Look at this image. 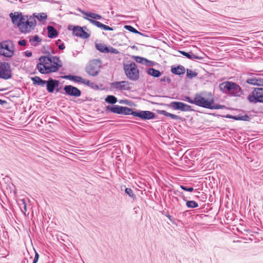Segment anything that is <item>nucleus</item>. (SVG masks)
Segmentation results:
<instances>
[{
	"instance_id": "nucleus-20",
	"label": "nucleus",
	"mask_w": 263,
	"mask_h": 263,
	"mask_svg": "<svg viewBox=\"0 0 263 263\" xmlns=\"http://www.w3.org/2000/svg\"><path fill=\"white\" fill-rule=\"evenodd\" d=\"M106 111H110L111 112L121 115V106L117 105L107 106L106 107Z\"/></svg>"
},
{
	"instance_id": "nucleus-29",
	"label": "nucleus",
	"mask_w": 263,
	"mask_h": 263,
	"mask_svg": "<svg viewBox=\"0 0 263 263\" xmlns=\"http://www.w3.org/2000/svg\"><path fill=\"white\" fill-rule=\"evenodd\" d=\"M147 73L155 78H158L161 75L160 71L156 70L153 68H149L147 70Z\"/></svg>"
},
{
	"instance_id": "nucleus-51",
	"label": "nucleus",
	"mask_w": 263,
	"mask_h": 263,
	"mask_svg": "<svg viewBox=\"0 0 263 263\" xmlns=\"http://www.w3.org/2000/svg\"><path fill=\"white\" fill-rule=\"evenodd\" d=\"M62 43V41L60 39L56 41V44L59 46V44Z\"/></svg>"
},
{
	"instance_id": "nucleus-16",
	"label": "nucleus",
	"mask_w": 263,
	"mask_h": 263,
	"mask_svg": "<svg viewBox=\"0 0 263 263\" xmlns=\"http://www.w3.org/2000/svg\"><path fill=\"white\" fill-rule=\"evenodd\" d=\"M72 33L74 35L82 39H88L90 36L89 34L87 33L82 27L79 26L74 27L72 30Z\"/></svg>"
},
{
	"instance_id": "nucleus-12",
	"label": "nucleus",
	"mask_w": 263,
	"mask_h": 263,
	"mask_svg": "<svg viewBox=\"0 0 263 263\" xmlns=\"http://www.w3.org/2000/svg\"><path fill=\"white\" fill-rule=\"evenodd\" d=\"M214 102V99L213 97L212 98H209L208 99L204 98V101L203 102L202 107L211 109H224L226 108V106L224 105L218 104H213Z\"/></svg>"
},
{
	"instance_id": "nucleus-5",
	"label": "nucleus",
	"mask_w": 263,
	"mask_h": 263,
	"mask_svg": "<svg viewBox=\"0 0 263 263\" xmlns=\"http://www.w3.org/2000/svg\"><path fill=\"white\" fill-rule=\"evenodd\" d=\"M102 63L100 60L94 59L89 62L85 68L86 72L92 77L98 75L99 73Z\"/></svg>"
},
{
	"instance_id": "nucleus-14",
	"label": "nucleus",
	"mask_w": 263,
	"mask_h": 263,
	"mask_svg": "<svg viewBox=\"0 0 263 263\" xmlns=\"http://www.w3.org/2000/svg\"><path fill=\"white\" fill-rule=\"evenodd\" d=\"M135 114L136 115V117H139L144 120L153 119L156 117L155 113L147 110H138L137 111L136 113Z\"/></svg>"
},
{
	"instance_id": "nucleus-23",
	"label": "nucleus",
	"mask_w": 263,
	"mask_h": 263,
	"mask_svg": "<svg viewBox=\"0 0 263 263\" xmlns=\"http://www.w3.org/2000/svg\"><path fill=\"white\" fill-rule=\"evenodd\" d=\"M137 111H134L132 108L125 107V106H121V115H133L134 117H136V115Z\"/></svg>"
},
{
	"instance_id": "nucleus-4",
	"label": "nucleus",
	"mask_w": 263,
	"mask_h": 263,
	"mask_svg": "<svg viewBox=\"0 0 263 263\" xmlns=\"http://www.w3.org/2000/svg\"><path fill=\"white\" fill-rule=\"evenodd\" d=\"M123 68L127 77L132 81H136L139 78V71L136 64L132 61L123 64Z\"/></svg>"
},
{
	"instance_id": "nucleus-27",
	"label": "nucleus",
	"mask_w": 263,
	"mask_h": 263,
	"mask_svg": "<svg viewBox=\"0 0 263 263\" xmlns=\"http://www.w3.org/2000/svg\"><path fill=\"white\" fill-rule=\"evenodd\" d=\"M179 52L183 55L185 56L189 59H198L201 60L202 59L201 57H199L197 55L194 54L192 52H186L184 51H179Z\"/></svg>"
},
{
	"instance_id": "nucleus-17",
	"label": "nucleus",
	"mask_w": 263,
	"mask_h": 263,
	"mask_svg": "<svg viewBox=\"0 0 263 263\" xmlns=\"http://www.w3.org/2000/svg\"><path fill=\"white\" fill-rule=\"evenodd\" d=\"M59 82L58 80H53L52 78H49L47 81L46 85L47 90L49 92H53L55 87H58Z\"/></svg>"
},
{
	"instance_id": "nucleus-36",
	"label": "nucleus",
	"mask_w": 263,
	"mask_h": 263,
	"mask_svg": "<svg viewBox=\"0 0 263 263\" xmlns=\"http://www.w3.org/2000/svg\"><path fill=\"white\" fill-rule=\"evenodd\" d=\"M105 101L108 103L114 104L117 102V99L116 97L112 95H109L105 98Z\"/></svg>"
},
{
	"instance_id": "nucleus-9",
	"label": "nucleus",
	"mask_w": 263,
	"mask_h": 263,
	"mask_svg": "<svg viewBox=\"0 0 263 263\" xmlns=\"http://www.w3.org/2000/svg\"><path fill=\"white\" fill-rule=\"evenodd\" d=\"M167 105L174 109L180 110L182 111H190L193 110L190 105L181 102L173 101Z\"/></svg>"
},
{
	"instance_id": "nucleus-3",
	"label": "nucleus",
	"mask_w": 263,
	"mask_h": 263,
	"mask_svg": "<svg viewBox=\"0 0 263 263\" xmlns=\"http://www.w3.org/2000/svg\"><path fill=\"white\" fill-rule=\"evenodd\" d=\"M51 65L49 67H46L42 64H37L36 68L39 72L42 74H48L51 72L57 71L62 66L61 60L58 57L51 56Z\"/></svg>"
},
{
	"instance_id": "nucleus-44",
	"label": "nucleus",
	"mask_w": 263,
	"mask_h": 263,
	"mask_svg": "<svg viewBox=\"0 0 263 263\" xmlns=\"http://www.w3.org/2000/svg\"><path fill=\"white\" fill-rule=\"evenodd\" d=\"M18 44L21 46H26L27 42L25 40H21L18 41Z\"/></svg>"
},
{
	"instance_id": "nucleus-35",
	"label": "nucleus",
	"mask_w": 263,
	"mask_h": 263,
	"mask_svg": "<svg viewBox=\"0 0 263 263\" xmlns=\"http://www.w3.org/2000/svg\"><path fill=\"white\" fill-rule=\"evenodd\" d=\"M18 204L20 206L21 211L24 213V214L26 215V212L27 211V205L25 200L24 199L20 200Z\"/></svg>"
},
{
	"instance_id": "nucleus-19",
	"label": "nucleus",
	"mask_w": 263,
	"mask_h": 263,
	"mask_svg": "<svg viewBox=\"0 0 263 263\" xmlns=\"http://www.w3.org/2000/svg\"><path fill=\"white\" fill-rule=\"evenodd\" d=\"M40 63L38 64H42L46 67H49L51 64V56H41L39 59Z\"/></svg>"
},
{
	"instance_id": "nucleus-46",
	"label": "nucleus",
	"mask_w": 263,
	"mask_h": 263,
	"mask_svg": "<svg viewBox=\"0 0 263 263\" xmlns=\"http://www.w3.org/2000/svg\"><path fill=\"white\" fill-rule=\"evenodd\" d=\"M39 254L35 251V256L34 257V259H33V260L35 261H38L39 260Z\"/></svg>"
},
{
	"instance_id": "nucleus-42",
	"label": "nucleus",
	"mask_w": 263,
	"mask_h": 263,
	"mask_svg": "<svg viewBox=\"0 0 263 263\" xmlns=\"http://www.w3.org/2000/svg\"><path fill=\"white\" fill-rule=\"evenodd\" d=\"M180 188L185 191L189 192H192L194 191V188L193 187H188L182 185H180Z\"/></svg>"
},
{
	"instance_id": "nucleus-11",
	"label": "nucleus",
	"mask_w": 263,
	"mask_h": 263,
	"mask_svg": "<svg viewBox=\"0 0 263 263\" xmlns=\"http://www.w3.org/2000/svg\"><path fill=\"white\" fill-rule=\"evenodd\" d=\"M130 84L129 82L125 81L115 82L110 84V87L118 90H129L131 88Z\"/></svg>"
},
{
	"instance_id": "nucleus-40",
	"label": "nucleus",
	"mask_w": 263,
	"mask_h": 263,
	"mask_svg": "<svg viewBox=\"0 0 263 263\" xmlns=\"http://www.w3.org/2000/svg\"><path fill=\"white\" fill-rule=\"evenodd\" d=\"M186 205L189 208H195L198 206V203L194 200L187 201L186 203Z\"/></svg>"
},
{
	"instance_id": "nucleus-38",
	"label": "nucleus",
	"mask_w": 263,
	"mask_h": 263,
	"mask_svg": "<svg viewBox=\"0 0 263 263\" xmlns=\"http://www.w3.org/2000/svg\"><path fill=\"white\" fill-rule=\"evenodd\" d=\"M198 73L191 69H186V77L189 79H193L197 76Z\"/></svg>"
},
{
	"instance_id": "nucleus-48",
	"label": "nucleus",
	"mask_w": 263,
	"mask_h": 263,
	"mask_svg": "<svg viewBox=\"0 0 263 263\" xmlns=\"http://www.w3.org/2000/svg\"><path fill=\"white\" fill-rule=\"evenodd\" d=\"M25 54L27 57H30L32 55V52L29 51H26L25 52Z\"/></svg>"
},
{
	"instance_id": "nucleus-30",
	"label": "nucleus",
	"mask_w": 263,
	"mask_h": 263,
	"mask_svg": "<svg viewBox=\"0 0 263 263\" xmlns=\"http://www.w3.org/2000/svg\"><path fill=\"white\" fill-rule=\"evenodd\" d=\"M133 59L135 60V61L139 63L144 64L145 65L149 66V64H148V63H150L151 61H148L146 59H145L144 58H142L138 56H133Z\"/></svg>"
},
{
	"instance_id": "nucleus-34",
	"label": "nucleus",
	"mask_w": 263,
	"mask_h": 263,
	"mask_svg": "<svg viewBox=\"0 0 263 263\" xmlns=\"http://www.w3.org/2000/svg\"><path fill=\"white\" fill-rule=\"evenodd\" d=\"M84 18L85 19L88 20L91 24L96 26L98 28H101L102 29H103L104 24L101 23V22L96 21V20H92V19L86 17H84Z\"/></svg>"
},
{
	"instance_id": "nucleus-52",
	"label": "nucleus",
	"mask_w": 263,
	"mask_h": 263,
	"mask_svg": "<svg viewBox=\"0 0 263 263\" xmlns=\"http://www.w3.org/2000/svg\"><path fill=\"white\" fill-rule=\"evenodd\" d=\"M161 81H162V82H163H163L165 81V78H164L161 79Z\"/></svg>"
},
{
	"instance_id": "nucleus-21",
	"label": "nucleus",
	"mask_w": 263,
	"mask_h": 263,
	"mask_svg": "<svg viewBox=\"0 0 263 263\" xmlns=\"http://www.w3.org/2000/svg\"><path fill=\"white\" fill-rule=\"evenodd\" d=\"M81 12L83 14L86 16L85 17L90 19L101 20L102 18V16L97 13L86 12L84 11H81Z\"/></svg>"
},
{
	"instance_id": "nucleus-49",
	"label": "nucleus",
	"mask_w": 263,
	"mask_h": 263,
	"mask_svg": "<svg viewBox=\"0 0 263 263\" xmlns=\"http://www.w3.org/2000/svg\"><path fill=\"white\" fill-rule=\"evenodd\" d=\"M7 103L6 101L0 99V105H3Z\"/></svg>"
},
{
	"instance_id": "nucleus-43",
	"label": "nucleus",
	"mask_w": 263,
	"mask_h": 263,
	"mask_svg": "<svg viewBox=\"0 0 263 263\" xmlns=\"http://www.w3.org/2000/svg\"><path fill=\"white\" fill-rule=\"evenodd\" d=\"M108 52L115 53V54H119L120 53V52L117 49H116L112 47L108 48V51L107 53H108Z\"/></svg>"
},
{
	"instance_id": "nucleus-22",
	"label": "nucleus",
	"mask_w": 263,
	"mask_h": 263,
	"mask_svg": "<svg viewBox=\"0 0 263 263\" xmlns=\"http://www.w3.org/2000/svg\"><path fill=\"white\" fill-rule=\"evenodd\" d=\"M31 80L33 82V84L34 85H37L41 86H44L46 83H47V81L43 80L40 77L37 76L31 77Z\"/></svg>"
},
{
	"instance_id": "nucleus-37",
	"label": "nucleus",
	"mask_w": 263,
	"mask_h": 263,
	"mask_svg": "<svg viewBox=\"0 0 263 263\" xmlns=\"http://www.w3.org/2000/svg\"><path fill=\"white\" fill-rule=\"evenodd\" d=\"M81 83L86 85L87 86L92 88H95L96 87H98V86L93 82H92L89 80L84 79L82 78V81Z\"/></svg>"
},
{
	"instance_id": "nucleus-2",
	"label": "nucleus",
	"mask_w": 263,
	"mask_h": 263,
	"mask_svg": "<svg viewBox=\"0 0 263 263\" xmlns=\"http://www.w3.org/2000/svg\"><path fill=\"white\" fill-rule=\"evenodd\" d=\"M220 90L223 93H229L232 96L239 97L242 93L241 87L236 83L226 81L220 84Z\"/></svg>"
},
{
	"instance_id": "nucleus-31",
	"label": "nucleus",
	"mask_w": 263,
	"mask_h": 263,
	"mask_svg": "<svg viewBox=\"0 0 263 263\" xmlns=\"http://www.w3.org/2000/svg\"><path fill=\"white\" fill-rule=\"evenodd\" d=\"M42 40L37 35L29 37V42L33 46H36Z\"/></svg>"
},
{
	"instance_id": "nucleus-13",
	"label": "nucleus",
	"mask_w": 263,
	"mask_h": 263,
	"mask_svg": "<svg viewBox=\"0 0 263 263\" xmlns=\"http://www.w3.org/2000/svg\"><path fill=\"white\" fill-rule=\"evenodd\" d=\"M64 90L65 93L70 96L75 97H80L81 95V91L78 88L72 85H66L64 86Z\"/></svg>"
},
{
	"instance_id": "nucleus-15",
	"label": "nucleus",
	"mask_w": 263,
	"mask_h": 263,
	"mask_svg": "<svg viewBox=\"0 0 263 263\" xmlns=\"http://www.w3.org/2000/svg\"><path fill=\"white\" fill-rule=\"evenodd\" d=\"M246 82L252 85H260L263 83V80L256 74L251 73L246 80Z\"/></svg>"
},
{
	"instance_id": "nucleus-25",
	"label": "nucleus",
	"mask_w": 263,
	"mask_h": 263,
	"mask_svg": "<svg viewBox=\"0 0 263 263\" xmlns=\"http://www.w3.org/2000/svg\"><path fill=\"white\" fill-rule=\"evenodd\" d=\"M62 78L73 81L76 82L81 83L82 81V78L80 76H72V75H65L61 77Z\"/></svg>"
},
{
	"instance_id": "nucleus-26",
	"label": "nucleus",
	"mask_w": 263,
	"mask_h": 263,
	"mask_svg": "<svg viewBox=\"0 0 263 263\" xmlns=\"http://www.w3.org/2000/svg\"><path fill=\"white\" fill-rule=\"evenodd\" d=\"M226 117L229 119H234L235 120L249 121L250 119V117L247 115L244 116H232L229 115H227Z\"/></svg>"
},
{
	"instance_id": "nucleus-41",
	"label": "nucleus",
	"mask_w": 263,
	"mask_h": 263,
	"mask_svg": "<svg viewBox=\"0 0 263 263\" xmlns=\"http://www.w3.org/2000/svg\"><path fill=\"white\" fill-rule=\"evenodd\" d=\"M125 192L129 197L133 198H135L136 197V196L134 194L133 190L130 188H126L125 190Z\"/></svg>"
},
{
	"instance_id": "nucleus-18",
	"label": "nucleus",
	"mask_w": 263,
	"mask_h": 263,
	"mask_svg": "<svg viewBox=\"0 0 263 263\" xmlns=\"http://www.w3.org/2000/svg\"><path fill=\"white\" fill-rule=\"evenodd\" d=\"M171 72L176 75L183 74L185 72V68L184 66L179 65L177 66H172Z\"/></svg>"
},
{
	"instance_id": "nucleus-32",
	"label": "nucleus",
	"mask_w": 263,
	"mask_h": 263,
	"mask_svg": "<svg viewBox=\"0 0 263 263\" xmlns=\"http://www.w3.org/2000/svg\"><path fill=\"white\" fill-rule=\"evenodd\" d=\"M96 48L101 52L107 53L108 51V47L102 43L96 44Z\"/></svg>"
},
{
	"instance_id": "nucleus-54",
	"label": "nucleus",
	"mask_w": 263,
	"mask_h": 263,
	"mask_svg": "<svg viewBox=\"0 0 263 263\" xmlns=\"http://www.w3.org/2000/svg\"><path fill=\"white\" fill-rule=\"evenodd\" d=\"M32 263H37V261H34V260H33Z\"/></svg>"
},
{
	"instance_id": "nucleus-47",
	"label": "nucleus",
	"mask_w": 263,
	"mask_h": 263,
	"mask_svg": "<svg viewBox=\"0 0 263 263\" xmlns=\"http://www.w3.org/2000/svg\"><path fill=\"white\" fill-rule=\"evenodd\" d=\"M58 47L60 50H63L65 48L63 43H62L61 44H59Z\"/></svg>"
},
{
	"instance_id": "nucleus-1",
	"label": "nucleus",
	"mask_w": 263,
	"mask_h": 263,
	"mask_svg": "<svg viewBox=\"0 0 263 263\" xmlns=\"http://www.w3.org/2000/svg\"><path fill=\"white\" fill-rule=\"evenodd\" d=\"M10 17L13 24H16L20 31L23 33L30 32L36 26V20L31 16L23 15L21 12L11 13Z\"/></svg>"
},
{
	"instance_id": "nucleus-24",
	"label": "nucleus",
	"mask_w": 263,
	"mask_h": 263,
	"mask_svg": "<svg viewBox=\"0 0 263 263\" xmlns=\"http://www.w3.org/2000/svg\"><path fill=\"white\" fill-rule=\"evenodd\" d=\"M48 36L52 39L58 36V32L57 30L52 26H47Z\"/></svg>"
},
{
	"instance_id": "nucleus-50",
	"label": "nucleus",
	"mask_w": 263,
	"mask_h": 263,
	"mask_svg": "<svg viewBox=\"0 0 263 263\" xmlns=\"http://www.w3.org/2000/svg\"><path fill=\"white\" fill-rule=\"evenodd\" d=\"M165 216L169 219L171 221H173L172 216L170 214H167L165 215Z\"/></svg>"
},
{
	"instance_id": "nucleus-6",
	"label": "nucleus",
	"mask_w": 263,
	"mask_h": 263,
	"mask_svg": "<svg viewBox=\"0 0 263 263\" xmlns=\"http://www.w3.org/2000/svg\"><path fill=\"white\" fill-rule=\"evenodd\" d=\"M0 54L7 58H11L14 54V47L11 42L8 41L0 43Z\"/></svg>"
},
{
	"instance_id": "nucleus-39",
	"label": "nucleus",
	"mask_w": 263,
	"mask_h": 263,
	"mask_svg": "<svg viewBox=\"0 0 263 263\" xmlns=\"http://www.w3.org/2000/svg\"><path fill=\"white\" fill-rule=\"evenodd\" d=\"M124 28L131 32L134 33L136 34H139L140 35H143V34L142 33L138 31L137 30H136L135 28H134L133 26H130V25H125L124 26Z\"/></svg>"
},
{
	"instance_id": "nucleus-28",
	"label": "nucleus",
	"mask_w": 263,
	"mask_h": 263,
	"mask_svg": "<svg viewBox=\"0 0 263 263\" xmlns=\"http://www.w3.org/2000/svg\"><path fill=\"white\" fill-rule=\"evenodd\" d=\"M157 112L160 115L170 117L173 119L177 120L180 118V117L178 116L169 113L164 110H158Z\"/></svg>"
},
{
	"instance_id": "nucleus-7",
	"label": "nucleus",
	"mask_w": 263,
	"mask_h": 263,
	"mask_svg": "<svg viewBox=\"0 0 263 263\" xmlns=\"http://www.w3.org/2000/svg\"><path fill=\"white\" fill-rule=\"evenodd\" d=\"M248 100L250 102L256 103L257 102L263 103V88H255L251 95L248 96Z\"/></svg>"
},
{
	"instance_id": "nucleus-45",
	"label": "nucleus",
	"mask_w": 263,
	"mask_h": 263,
	"mask_svg": "<svg viewBox=\"0 0 263 263\" xmlns=\"http://www.w3.org/2000/svg\"><path fill=\"white\" fill-rule=\"evenodd\" d=\"M102 29L105 30H109V31H112L114 30V29L112 28H111L108 26H107L106 25H104V24Z\"/></svg>"
},
{
	"instance_id": "nucleus-53",
	"label": "nucleus",
	"mask_w": 263,
	"mask_h": 263,
	"mask_svg": "<svg viewBox=\"0 0 263 263\" xmlns=\"http://www.w3.org/2000/svg\"><path fill=\"white\" fill-rule=\"evenodd\" d=\"M5 90V89H4V88H0V91H4Z\"/></svg>"
},
{
	"instance_id": "nucleus-8",
	"label": "nucleus",
	"mask_w": 263,
	"mask_h": 263,
	"mask_svg": "<svg viewBox=\"0 0 263 263\" xmlns=\"http://www.w3.org/2000/svg\"><path fill=\"white\" fill-rule=\"evenodd\" d=\"M12 76L10 64L6 62L0 63V79L6 80L11 79Z\"/></svg>"
},
{
	"instance_id": "nucleus-33",
	"label": "nucleus",
	"mask_w": 263,
	"mask_h": 263,
	"mask_svg": "<svg viewBox=\"0 0 263 263\" xmlns=\"http://www.w3.org/2000/svg\"><path fill=\"white\" fill-rule=\"evenodd\" d=\"M33 17L36 18L40 21H45L47 18V15L46 13H39L33 14Z\"/></svg>"
},
{
	"instance_id": "nucleus-10",
	"label": "nucleus",
	"mask_w": 263,
	"mask_h": 263,
	"mask_svg": "<svg viewBox=\"0 0 263 263\" xmlns=\"http://www.w3.org/2000/svg\"><path fill=\"white\" fill-rule=\"evenodd\" d=\"M204 97L200 93H196L194 99H192L190 97L184 96L182 99L183 101H186L190 103L195 104L200 107H202Z\"/></svg>"
}]
</instances>
